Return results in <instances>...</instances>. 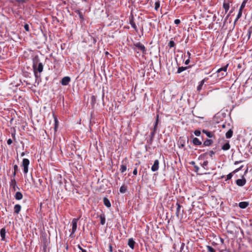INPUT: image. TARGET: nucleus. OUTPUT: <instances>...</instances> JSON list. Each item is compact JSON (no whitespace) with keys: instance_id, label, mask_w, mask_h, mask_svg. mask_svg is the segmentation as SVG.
Returning a JSON list of instances; mask_svg holds the SVG:
<instances>
[{"instance_id":"obj_1","label":"nucleus","mask_w":252,"mask_h":252,"mask_svg":"<svg viewBox=\"0 0 252 252\" xmlns=\"http://www.w3.org/2000/svg\"><path fill=\"white\" fill-rule=\"evenodd\" d=\"M33 67L35 77L36 78H37L38 76L37 75V71H38L39 73H41L43 71V64L41 63H39L37 65V64L34 63Z\"/></svg>"},{"instance_id":"obj_2","label":"nucleus","mask_w":252,"mask_h":252,"mask_svg":"<svg viewBox=\"0 0 252 252\" xmlns=\"http://www.w3.org/2000/svg\"><path fill=\"white\" fill-rule=\"evenodd\" d=\"M228 64L225 66L219 68L217 71V73L218 74V76L220 78L224 77L227 74L226 70L228 67Z\"/></svg>"},{"instance_id":"obj_3","label":"nucleus","mask_w":252,"mask_h":252,"mask_svg":"<svg viewBox=\"0 0 252 252\" xmlns=\"http://www.w3.org/2000/svg\"><path fill=\"white\" fill-rule=\"evenodd\" d=\"M79 219L74 218L72 220V231L70 234V236L73 237V234L76 231L77 229V223Z\"/></svg>"},{"instance_id":"obj_4","label":"nucleus","mask_w":252,"mask_h":252,"mask_svg":"<svg viewBox=\"0 0 252 252\" xmlns=\"http://www.w3.org/2000/svg\"><path fill=\"white\" fill-rule=\"evenodd\" d=\"M30 164V161L27 158H24L22 162V166L24 167V172L27 174L28 172V166Z\"/></svg>"},{"instance_id":"obj_5","label":"nucleus","mask_w":252,"mask_h":252,"mask_svg":"<svg viewBox=\"0 0 252 252\" xmlns=\"http://www.w3.org/2000/svg\"><path fill=\"white\" fill-rule=\"evenodd\" d=\"M134 46L137 48L138 50L141 51L143 53H145L146 50L145 46L140 42L136 43Z\"/></svg>"},{"instance_id":"obj_6","label":"nucleus","mask_w":252,"mask_h":252,"mask_svg":"<svg viewBox=\"0 0 252 252\" xmlns=\"http://www.w3.org/2000/svg\"><path fill=\"white\" fill-rule=\"evenodd\" d=\"M159 167V161L158 159H156L154 161V164L151 167V170L153 172H155L158 169Z\"/></svg>"},{"instance_id":"obj_7","label":"nucleus","mask_w":252,"mask_h":252,"mask_svg":"<svg viewBox=\"0 0 252 252\" xmlns=\"http://www.w3.org/2000/svg\"><path fill=\"white\" fill-rule=\"evenodd\" d=\"M70 81V78L68 76L64 77L62 80L61 83L63 86L67 85Z\"/></svg>"},{"instance_id":"obj_8","label":"nucleus","mask_w":252,"mask_h":252,"mask_svg":"<svg viewBox=\"0 0 252 252\" xmlns=\"http://www.w3.org/2000/svg\"><path fill=\"white\" fill-rule=\"evenodd\" d=\"M236 184L240 187L244 186L246 183V180L245 178L239 179L236 180Z\"/></svg>"},{"instance_id":"obj_9","label":"nucleus","mask_w":252,"mask_h":252,"mask_svg":"<svg viewBox=\"0 0 252 252\" xmlns=\"http://www.w3.org/2000/svg\"><path fill=\"white\" fill-rule=\"evenodd\" d=\"M10 186L14 190H16V188H18L16 185V182L14 178L11 179L10 183Z\"/></svg>"},{"instance_id":"obj_10","label":"nucleus","mask_w":252,"mask_h":252,"mask_svg":"<svg viewBox=\"0 0 252 252\" xmlns=\"http://www.w3.org/2000/svg\"><path fill=\"white\" fill-rule=\"evenodd\" d=\"M158 116L157 115V119H156V122H155L154 127V130H153V131L151 133V138H152L154 137V135H155V131H156V128H157V125H158Z\"/></svg>"},{"instance_id":"obj_11","label":"nucleus","mask_w":252,"mask_h":252,"mask_svg":"<svg viewBox=\"0 0 252 252\" xmlns=\"http://www.w3.org/2000/svg\"><path fill=\"white\" fill-rule=\"evenodd\" d=\"M135 243L132 238H130V239H128V245L132 250L134 248Z\"/></svg>"},{"instance_id":"obj_12","label":"nucleus","mask_w":252,"mask_h":252,"mask_svg":"<svg viewBox=\"0 0 252 252\" xmlns=\"http://www.w3.org/2000/svg\"><path fill=\"white\" fill-rule=\"evenodd\" d=\"M208 79V78H206L200 82L199 85H198V86L197 88V90L198 91H200L201 90L202 86L204 84L206 80H207Z\"/></svg>"},{"instance_id":"obj_13","label":"nucleus","mask_w":252,"mask_h":252,"mask_svg":"<svg viewBox=\"0 0 252 252\" xmlns=\"http://www.w3.org/2000/svg\"><path fill=\"white\" fill-rule=\"evenodd\" d=\"M249 205V203L247 202H241L239 203V207L242 209L246 208Z\"/></svg>"},{"instance_id":"obj_14","label":"nucleus","mask_w":252,"mask_h":252,"mask_svg":"<svg viewBox=\"0 0 252 252\" xmlns=\"http://www.w3.org/2000/svg\"><path fill=\"white\" fill-rule=\"evenodd\" d=\"M192 143L194 145H201L202 144V142L199 140L197 138H194L192 140Z\"/></svg>"},{"instance_id":"obj_15","label":"nucleus","mask_w":252,"mask_h":252,"mask_svg":"<svg viewBox=\"0 0 252 252\" xmlns=\"http://www.w3.org/2000/svg\"><path fill=\"white\" fill-rule=\"evenodd\" d=\"M0 236L1 237V240H4L5 237L6 230L5 228H2L0 229Z\"/></svg>"},{"instance_id":"obj_16","label":"nucleus","mask_w":252,"mask_h":252,"mask_svg":"<svg viewBox=\"0 0 252 252\" xmlns=\"http://www.w3.org/2000/svg\"><path fill=\"white\" fill-rule=\"evenodd\" d=\"M126 164L124 163V161H123L122 164L121 165L120 170L122 173H123L126 170Z\"/></svg>"},{"instance_id":"obj_17","label":"nucleus","mask_w":252,"mask_h":252,"mask_svg":"<svg viewBox=\"0 0 252 252\" xmlns=\"http://www.w3.org/2000/svg\"><path fill=\"white\" fill-rule=\"evenodd\" d=\"M176 205L177 206V208L176 209V215L177 217H179L181 212V206L178 202L176 203Z\"/></svg>"},{"instance_id":"obj_18","label":"nucleus","mask_w":252,"mask_h":252,"mask_svg":"<svg viewBox=\"0 0 252 252\" xmlns=\"http://www.w3.org/2000/svg\"><path fill=\"white\" fill-rule=\"evenodd\" d=\"M21 209V207L20 205H19V204L15 205L14 206V213L17 214H18L20 212Z\"/></svg>"},{"instance_id":"obj_19","label":"nucleus","mask_w":252,"mask_h":252,"mask_svg":"<svg viewBox=\"0 0 252 252\" xmlns=\"http://www.w3.org/2000/svg\"><path fill=\"white\" fill-rule=\"evenodd\" d=\"M15 197L17 200H21L23 198V195L20 192H17L15 194Z\"/></svg>"},{"instance_id":"obj_20","label":"nucleus","mask_w":252,"mask_h":252,"mask_svg":"<svg viewBox=\"0 0 252 252\" xmlns=\"http://www.w3.org/2000/svg\"><path fill=\"white\" fill-rule=\"evenodd\" d=\"M103 203L104 205L107 207H110L111 206V203L109 200L106 197L103 198Z\"/></svg>"},{"instance_id":"obj_21","label":"nucleus","mask_w":252,"mask_h":252,"mask_svg":"<svg viewBox=\"0 0 252 252\" xmlns=\"http://www.w3.org/2000/svg\"><path fill=\"white\" fill-rule=\"evenodd\" d=\"M213 143V141L211 139H207L203 143L204 146H210Z\"/></svg>"},{"instance_id":"obj_22","label":"nucleus","mask_w":252,"mask_h":252,"mask_svg":"<svg viewBox=\"0 0 252 252\" xmlns=\"http://www.w3.org/2000/svg\"><path fill=\"white\" fill-rule=\"evenodd\" d=\"M230 145L229 144L228 142L227 143H226L225 144H224L222 147V149L224 151H226V150H228L230 149Z\"/></svg>"},{"instance_id":"obj_23","label":"nucleus","mask_w":252,"mask_h":252,"mask_svg":"<svg viewBox=\"0 0 252 252\" xmlns=\"http://www.w3.org/2000/svg\"><path fill=\"white\" fill-rule=\"evenodd\" d=\"M203 132L205 134H206V135L208 137H210V138H211L213 136V133L210 132V131H208L207 130H203Z\"/></svg>"},{"instance_id":"obj_24","label":"nucleus","mask_w":252,"mask_h":252,"mask_svg":"<svg viewBox=\"0 0 252 252\" xmlns=\"http://www.w3.org/2000/svg\"><path fill=\"white\" fill-rule=\"evenodd\" d=\"M232 134L233 131L231 129H229L225 134L226 137L227 138H230L232 136Z\"/></svg>"},{"instance_id":"obj_25","label":"nucleus","mask_w":252,"mask_h":252,"mask_svg":"<svg viewBox=\"0 0 252 252\" xmlns=\"http://www.w3.org/2000/svg\"><path fill=\"white\" fill-rule=\"evenodd\" d=\"M223 7L225 10V12H227L229 8V4L228 3L224 2L223 4Z\"/></svg>"},{"instance_id":"obj_26","label":"nucleus","mask_w":252,"mask_h":252,"mask_svg":"<svg viewBox=\"0 0 252 252\" xmlns=\"http://www.w3.org/2000/svg\"><path fill=\"white\" fill-rule=\"evenodd\" d=\"M242 10H241V9H239V12H238V14L237 16V17L236 18V19L235 20V21H234V23H235L238 20V19L241 17L242 15Z\"/></svg>"},{"instance_id":"obj_27","label":"nucleus","mask_w":252,"mask_h":252,"mask_svg":"<svg viewBox=\"0 0 252 252\" xmlns=\"http://www.w3.org/2000/svg\"><path fill=\"white\" fill-rule=\"evenodd\" d=\"M100 223L102 225H104L105 223V218L104 215H100Z\"/></svg>"},{"instance_id":"obj_28","label":"nucleus","mask_w":252,"mask_h":252,"mask_svg":"<svg viewBox=\"0 0 252 252\" xmlns=\"http://www.w3.org/2000/svg\"><path fill=\"white\" fill-rule=\"evenodd\" d=\"M126 190V186H122V187H121V188L120 189V191L121 193H125Z\"/></svg>"},{"instance_id":"obj_29","label":"nucleus","mask_w":252,"mask_h":252,"mask_svg":"<svg viewBox=\"0 0 252 252\" xmlns=\"http://www.w3.org/2000/svg\"><path fill=\"white\" fill-rule=\"evenodd\" d=\"M207 249L209 252H216L215 250L210 246H207Z\"/></svg>"},{"instance_id":"obj_30","label":"nucleus","mask_w":252,"mask_h":252,"mask_svg":"<svg viewBox=\"0 0 252 252\" xmlns=\"http://www.w3.org/2000/svg\"><path fill=\"white\" fill-rule=\"evenodd\" d=\"M186 68H187L186 67H183V66L179 67L178 69V71H177V73H180L182 71H183L185 70H186Z\"/></svg>"},{"instance_id":"obj_31","label":"nucleus","mask_w":252,"mask_h":252,"mask_svg":"<svg viewBox=\"0 0 252 252\" xmlns=\"http://www.w3.org/2000/svg\"><path fill=\"white\" fill-rule=\"evenodd\" d=\"M130 24L133 29H134L135 30H136V28H137L133 20H130Z\"/></svg>"},{"instance_id":"obj_32","label":"nucleus","mask_w":252,"mask_h":252,"mask_svg":"<svg viewBox=\"0 0 252 252\" xmlns=\"http://www.w3.org/2000/svg\"><path fill=\"white\" fill-rule=\"evenodd\" d=\"M246 2H247V0H245L244 1H243V2L241 4V6L240 7V9L243 10V9L245 7V6L246 5Z\"/></svg>"},{"instance_id":"obj_33","label":"nucleus","mask_w":252,"mask_h":252,"mask_svg":"<svg viewBox=\"0 0 252 252\" xmlns=\"http://www.w3.org/2000/svg\"><path fill=\"white\" fill-rule=\"evenodd\" d=\"M159 6H160V2H159V1H158L156 2V3H155V9L156 10H158V9L159 7Z\"/></svg>"},{"instance_id":"obj_34","label":"nucleus","mask_w":252,"mask_h":252,"mask_svg":"<svg viewBox=\"0 0 252 252\" xmlns=\"http://www.w3.org/2000/svg\"><path fill=\"white\" fill-rule=\"evenodd\" d=\"M168 46L171 48L175 46V43L173 40H170L169 42Z\"/></svg>"},{"instance_id":"obj_35","label":"nucleus","mask_w":252,"mask_h":252,"mask_svg":"<svg viewBox=\"0 0 252 252\" xmlns=\"http://www.w3.org/2000/svg\"><path fill=\"white\" fill-rule=\"evenodd\" d=\"M208 162L207 161H205L203 162V163L202 164V166L204 169H206V167L208 165Z\"/></svg>"},{"instance_id":"obj_36","label":"nucleus","mask_w":252,"mask_h":252,"mask_svg":"<svg viewBox=\"0 0 252 252\" xmlns=\"http://www.w3.org/2000/svg\"><path fill=\"white\" fill-rule=\"evenodd\" d=\"M194 133L196 136H199L201 134V132L199 130H195Z\"/></svg>"},{"instance_id":"obj_37","label":"nucleus","mask_w":252,"mask_h":252,"mask_svg":"<svg viewBox=\"0 0 252 252\" xmlns=\"http://www.w3.org/2000/svg\"><path fill=\"white\" fill-rule=\"evenodd\" d=\"M232 177V174L231 173H229L228 175H227V180L231 179Z\"/></svg>"},{"instance_id":"obj_38","label":"nucleus","mask_w":252,"mask_h":252,"mask_svg":"<svg viewBox=\"0 0 252 252\" xmlns=\"http://www.w3.org/2000/svg\"><path fill=\"white\" fill-rule=\"evenodd\" d=\"M181 21L179 19H176L174 21V23L176 25L179 24L180 23Z\"/></svg>"},{"instance_id":"obj_39","label":"nucleus","mask_w":252,"mask_h":252,"mask_svg":"<svg viewBox=\"0 0 252 252\" xmlns=\"http://www.w3.org/2000/svg\"><path fill=\"white\" fill-rule=\"evenodd\" d=\"M12 143V140L11 139H8L7 141V143L8 145H10Z\"/></svg>"},{"instance_id":"obj_40","label":"nucleus","mask_w":252,"mask_h":252,"mask_svg":"<svg viewBox=\"0 0 252 252\" xmlns=\"http://www.w3.org/2000/svg\"><path fill=\"white\" fill-rule=\"evenodd\" d=\"M133 174L134 175H136L137 174V168H135L134 169V170L133 171Z\"/></svg>"},{"instance_id":"obj_41","label":"nucleus","mask_w":252,"mask_h":252,"mask_svg":"<svg viewBox=\"0 0 252 252\" xmlns=\"http://www.w3.org/2000/svg\"><path fill=\"white\" fill-rule=\"evenodd\" d=\"M24 28L27 31H29V26L27 24H26L24 26Z\"/></svg>"},{"instance_id":"obj_42","label":"nucleus","mask_w":252,"mask_h":252,"mask_svg":"<svg viewBox=\"0 0 252 252\" xmlns=\"http://www.w3.org/2000/svg\"><path fill=\"white\" fill-rule=\"evenodd\" d=\"M18 169V165H15L14 166V170L15 171H16V170H17Z\"/></svg>"},{"instance_id":"obj_43","label":"nucleus","mask_w":252,"mask_h":252,"mask_svg":"<svg viewBox=\"0 0 252 252\" xmlns=\"http://www.w3.org/2000/svg\"><path fill=\"white\" fill-rule=\"evenodd\" d=\"M189 60L188 59V60L186 61L185 64H189Z\"/></svg>"},{"instance_id":"obj_44","label":"nucleus","mask_w":252,"mask_h":252,"mask_svg":"<svg viewBox=\"0 0 252 252\" xmlns=\"http://www.w3.org/2000/svg\"><path fill=\"white\" fill-rule=\"evenodd\" d=\"M194 166L196 171H198L199 170V167L197 166L194 165Z\"/></svg>"},{"instance_id":"obj_45","label":"nucleus","mask_w":252,"mask_h":252,"mask_svg":"<svg viewBox=\"0 0 252 252\" xmlns=\"http://www.w3.org/2000/svg\"><path fill=\"white\" fill-rule=\"evenodd\" d=\"M210 153L211 156H212V155L214 154V152L213 151H211Z\"/></svg>"},{"instance_id":"obj_46","label":"nucleus","mask_w":252,"mask_h":252,"mask_svg":"<svg viewBox=\"0 0 252 252\" xmlns=\"http://www.w3.org/2000/svg\"><path fill=\"white\" fill-rule=\"evenodd\" d=\"M242 167H243V165H242V166H241L240 168H239L238 169H237L236 170V171H238L240 170L242 168Z\"/></svg>"},{"instance_id":"obj_47","label":"nucleus","mask_w":252,"mask_h":252,"mask_svg":"<svg viewBox=\"0 0 252 252\" xmlns=\"http://www.w3.org/2000/svg\"><path fill=\"white\" fill-rule=\"evenodd\" d=\"M82 252H86V250L83 249H81Z\"/></svg>"},{"instance_id":"obj_48","label":"nucleus","mask_w":252,"mask_h":252,"mask_svg":"<svg viewBox=\"0 0 252 252\" xmlns=\"http://www.w3.org/2000/svg\"><path fill=\"white\" fill-rule=\"evenodd\" d=\"M18 2H24V0H18Z\"/></svg>"},{"instance_id":"obj_49","label":"nucleus","mask_w":252,"mask_h":252,"mask_svg":"<svg viewBox=\"0 0 252 252\" xmlns=\"http://www.w3.org/2000/svg\"><path fill=\"white\" fill-rule=\"evenodd\" d=\"M109 248H110V252H112V246H109Z\"/></svg>"},{"instance_id":"obj_50","label":"nucleus","mask_w":252,"mask_h":252,"mask_svg":"<svg viewBox=\"0 0 252 252\" xmlns=\"http://www.w3.org/2000/svg\"><path fill=\"white\" fill-rule=\"evenodd\" d=\"M242 162L241 161H236V162H235V164H237V163H239V162Z\"/></svg>"},{"instance_id":"obj_51","label":"nucleus","mask_w":252,"mask_h":252,"mask_svg":"<svg viewBox=\"0 0 252 252\" xmlns=\"http://www.w3.org/2000/svg\"><path fill=\"white\" fill-rule=\"evenodd\" d=\"M191 164H192V165H194V164H195L194 161H192V162H191Z\"/></svg>"},{"instance_id":"obj_52","label":"nucleus","mask_w":252,"mask_h":252,"mask_svg":"<svg viewBox=\"0 0 252 252\" xmlns=\"http://www.w3.org/2000/svg\"><path fill=\"white\" fill-rule=\"evenodd\" d=\"M24 156V153H22L21 154V156Z\"/></svg>"},{"instance_id":"obj_53","label":"nucleus","mask_w":252,"mask_h":252,"mask_svg":"<svg viewBox=\"0 0 252 252\" xmlns=\"http://www.w3.org/2000/svg\"><path fill=\"white\" fill-rule=\"evenodd\" d=\"M13 175H14V176H15L16 175V171H14V172L13 173Z\"/></svg>"},{"instance_id":"obj_54","label":"nucleus","mask_w":252,"mask_h":252,"mask_svg":"<svg viewBox=\"0 0 252 252\" xmlns=\"http://www.w3.org/2000/svg\"><path fill=\"white\" fill-rule=\"evenodd\" d=\"M78 248L80 250H81V249H82L80 246H78Z\"/></svg>"}]
</instances>
